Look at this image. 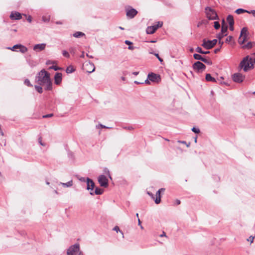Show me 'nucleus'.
<instances>
[{"label":"nucleus","instance_id":"nucleus-26","mask_svg":"<svg viewBox=\"0 0 255 255\" xmlns=\"http://www.w3.org/2000/svg\"><path fill=\"white\" fill-rule=\"evenodd\" d=\"M104 192L103 189L98 187H96L95 190V194L96 195H101Z\"/></svg>","mask_w":255,"mask_h":255},{"label":"nucleus","instance_id":"nucleus-17","mask_svg":"<svg viewBox=\"0 0 255 255\" xmlns=\"http://www.w3.org/2000/svg\"><path fill=\"white\" fill-rule=\"evenodd\" d=\"M193 57L195 59L198 60H200L203 62H204V60H205V59L206 58V57L202 56L201 55H200L199 54H197V53H195L193 54Z\"/></svg>","mask_w":255,"mask_h":255},{"label":"nucleus","instance_id":"nucleus-55","mask_svg":"<svg viewBox=\"0 0 255 255\" xmlns=\"http://www.w3.org/2000/svg\"><path fill=\"white\" fill-rule=\"evenodd\" d=\"M80 180L82 182H86V178H84V177H81L80 179Z\"/></svg>","mask_w":255,"mask_h":255},{"label":"nucleus","instance_id":"nucleus-12","mask_svg":"<svg viewBox=\"0 0 255 255\" xmlns=\"http://www.w3.org/2000/svg\"><path fill=\"white\" fill-rule=\"evenodd\" d=\"M148 78L150 81L152 82H157L160 79V77L159 75L153 73L148 74Z\"/></svg>","mask_w":255,"mask_h":255},{"label":"nucleus","instance_id":"nucleus-63","mask_svg":"<svg viewBox=\"0 0 255 255\" xmlns=\"http://www.w3.org/2000/svg\"><path fill=\"white\" fill-rule=\"evenodd\" d=\"M84 57H85L84 52L83 51L82 53V54L80 55V57L81 58H84Z\"/></svg>","mask_w":255,"mask_h":255},{"label":"nucleus","instance_id":"nucleus-31","mask_svg":"<svg viewBox=\"0 0 255 255\" xmlns=\"http://www.w3.org/2000/svg\"><path fill=\"white\" fill-rule=\"evenodd\" d=\"M125 43L129 46L128 47V49L133 50L134 49V47L132 46H131V45L132 44V43L131 41L127 40L125 41Z\"/></svg>","mask_w":255,"mask_h":255},{"label":"nucleus","instance_id":"nucleus-57","mask_svg":"<svg viewBox=\"0 0 255 255\" xmlns=\"http://www.w3.org/2000/svg\"><path fill=\"white\" fill-rule=\"evenodd\" d=\"M148 78H147L144 81V83L146 84H150V82L148 80Z\"/></svg>","mask_w":255,"mask_h":255},{"label":"nucleus","instance_id":"nucleus-19","mask_svg":"<svg viewBox=\"0 0 255 255\" xmlns=\"http://www.w3.org/2000/svg\"><path fill=\"white\" fill-rule=\"evenodd\" d=\"M160 193L161 192L158 190L156 193V197L154 200V202L157 204H159L161 201Z\"/></svg>","mask_w":255,"mask_h":255},{"label":"nucleus","instance_id":"nucleus-10","mask_svg":"<svg viewBox=\"0 0 255 255\" xmlns=\"http://www.w3.org/2000/svg\"><path fill=\"white\" fill-rule=\"evenodd\" d=\"M243 38L242 43L249 38V32L247 27H244L240 32V38Z\"/></svg>","mask_w":255,"mask_h":255},{"label":"nucleus","instance_id":"nucleus-13","mask_svg":"<svg viewBox=\"0 0 255 255\" xmlns=\"http://www.w3.org/2000/svg\"><path fill=\"white\" fill-rule=\"evenodd\" d=\"M9 17L12 20H19L22 18L21 14L17 11L11 12Z\"/></svg>","mask_w":255,"mask_h":255},{"label":"nucleus","instance_id":"nucleus-60","mask_svg":"<svg viewBox=\"0 0 255 255\" xmlns=\"http://www.w3.org/2000/svg\"><path fill=\"white\" fill-rule=\"evenodd\" d=\"M160 237H166L165 233L164 232H163V233L160 235Z\"/></svg>","mask_w":255,"mask_h":255},{"label":"nucleus","instance_id":"nucleus-49","mask_svg":"<svg viewBox=\"0 0 255 255\" xmlns=\"http://www.w3.org/2000/svg\"><path fill=\"white\" fill-rule=\"evenodd\" d=\"M90 66H91L92 67H93V69H92V71H88V72H89V73H92V72H93L95 70V66H94V64H93V63L90 64Z\"/></svg>","mask_w":255,"mask_h":255},{"label":"nucleus","instance_id":"nucleus-62","mask_svg":"<svg viewBox=\"0 0 255 255\" xmlns=\"http://www.w3.org/2000/svg\"><path fill=\"white\" fill-rule=\"evenodd\" d=\"M176 203L177 205H179L181 203V202L179 200H176Z\"/></svg>","mask_w":255,"mask_h":255},{"label":"nucleus","instance_id":"nucleus-35","mask_svg":"<svg viewBox=\"0 0 255 255\" xmlns=\"http://www.w3.org/2000/svg\"><path fill=\"white\" fill-rule=\"evenodd\" d=\"M214 27L215 29H218L220 27V23L218 21H215L214 22Z\"/></svg>","mask_w":255,"mask_h":255},{"label":"nucleus","instance_id":"nucleus-41","mask_svg":"<svg viewBox=\"0 0 255 255\" xmlns=\"http://www.w3.org/2000/svg\"><path fill=\"white\" fill-rule=\"evenodd\" d=\"M227 35V34H223L221 33H220L217 35V38L219 40H221L224 36H226Z\"/></svg>","mask_w":255,"mask_h":255},{"label":"nucleus","instance_id":"nucleus-30","mask_svg":"<svg viewBox=\"0 0 255 255\" xmlns=\"http://www.w3.org/2000/svg\"><path fill=\"white\" fill-rule=\"evenodd\" d=\"M228 30V26L227 25H222L221 27V33L223 34H226Z\"/></svg>","mask_w":255,"mask_h":255},{"label":"nucleus","instance_id":"nucleus-48","mask_svg":"<svg viewBox=\"0 0 255 255\" xmlns=\"http://www.w3.org/2000/svg\"><path fill=\"white\" fill-rule=\"evenodd\" d=\"M138 225L140 226L141 229H143V226L141 225V222L139 218L138 219Z\"/></svg>","mask_w":255,"mask_h":255},{"label":"nucleus","instance_id":"nucleus-32","mask_svg":"<svg viewBox=\"0 0 255 255\" xmlns=\"http://www.w3.org/2000/svg\"><path fill=\"white\" fill-rule=\"evenodd\" d=\"M19 48V44H17L13 46L12 47H8V49H10L13 51H18V50H16Z\"/></svg>","mask_w":255,"mask_h":255},{"label":"nucleus","instance_id":"nucleus-11","mask_svg":"<svg viewBox=\"0 0 255 255\" xmlns=\"http://www.w3.org/2000/svg\"><path fill=\"white\" fill-rule=\"evenodd\" d=\"M86 182H87V189L88 190H91L90 194L91 195H94V193L92 192L94 188L95 187V183L94 181L90 179L89 178L87 177L86 178Z\"/></svg>","mask_w":255,"mask_h":255},{"label":"nucleus","instance_id":"nucleus-27","mask_svg":"<svg viewBox=\"0 0 255 255\" xmlns=\"http://www.w3.org/2000/svg\"><path fill=\"white\" fill-rule=\"evenodd\" d=\"M42 85H35L34 88L36 91H37L39 93H42L43 92V89L42 88Z\"/></svg>","mask_w":255,"mask_h":255},{"label":"nucleus","instance_id":"nucleus-52","mask_svg":"<svg viewBox=\"0 0 255 255\" xmlns=\"http://www.w3.org/2000/svg\"><path fill=\"white\" fill-rule=\"evenodd\" d=\"M220 49H221V47H220L219 48H216L214 50V53H217L219 51H220Z\"/></svg>","mask_w":255,"mask_h":255},{"label":"nucleus","instance_id":"nucleus-53","mask_svg":"<svg viewBox=\"0 0 255 255\" xmlns=\"http://www.w3.org/2000/svg\"><path fill=\"white\" fill-rule=\"evenodd\" d=\"M240 82H242L245 79V76H243L240 74Z\"/></svg>","mask_w":255,"mask_h":255},{"label":"nucleus","instance_id":"nucleus-15","mask_svg":"<svg viewBox=\"0 0 255 255\" xmlns=\"http://www.w3.org/2000/svg\"><path fill=\"white\" fill-rule=\"evenodd\" d=\"M46 47L45 43L37 44L34 46L33 50L35 51H41L43 50Z\"/></svg>","mask_w":255,"mask_h":255},{"label":"nucleus","instance_id":"nucleus-40","mask_svg":"<svg viewBox=\"0 0 255 255\" xmlns=\"http://www.w3.org/2000/svg\"><path fill=\"white\" fill-rule=\"evenodd\" d=\"M62 54L64 57L66 58H69L70 56L69 53L66 50H63L62 51Z\"/></svg>","mask_w":255,"mask_h":255},{"label":"nucleus","instance_id":"nucleus-23","mask_svg":"<svg viewBox=\"0 0 255 255\" xmlns=\"http://www.w3.org/2000/svg\"><path fill=\"white\" fill-rule=\"evenodd\" d=\"M248 12L249 13L252 14L255 17V10H251V11H248V10H245V9H242V8H240V13H243V12Z\"/></svg>","mask_w":255,"mask_h":255},{"label":"nucleus","instance_id":"nucleus-9","mask_svg":"<svg viewBox=\"0 0 255 255\" xmlns=\"http://www.w3.org/2000/svg\"><path fill=\"white\" fill-rule=\"evenodd\" d=\"M137 13V11L131 7L126 10V15L128 18H133Z\"/></svg>","mask_w":255,"mask_h":255},{"label":"nucleus","instance_id":"nucleus-56","mask_svg":"<svg viewBox=\"0 0 255 255\" xmlns=\"http://www.w3.org/2000/svg\"><path fill=\"white\" fill-rule=\"evenodd\" d=\"M210 53V52L209 51H203V53H202V54H209Z\"/></svg>","mask_w":255,"mask_h":255},{"label":"nucleus","instance_id":"nucleus-25","mask_svg":"<svg viewBox=\"0 0 255 255\" xmlns=\"http://www.w3.org/2000/svg\"><path fill=\"white\" fill-rule=\"evenodd\" d=\"M233 79L234 81L239 83V73H236L234 74L233 76Z\"/></svg>","mask_w":255,"mask_h":255},{"label":"nucleus","instance_id":"nucleus-58","mask_svg":"<svg viewBox=\"0 0 255 255\" xmlns=\"http://www.w3.org/2000/svg\"><path fill=\"white\" fill-rule=\"evenodd\" d=\"M222 25H227V24L225 23V21L224 19H223L222 21Z\"/></svg>","mask_w":255,"mask_h":255},{"label":"nucleus","instance_id":"nucleus-33","mask_svg":"<svg viewBox=\"0 0 255 255\" xmlns=\"http://www.w3.org/2000/svg\"><path fill=\"white\" fill-rule=\"evenodd\" d=\"M149 53L154 54L158 58V59L161 63H162L163 62V59L160 57V56L158 53H155L153 52H150Z\"/></svg>","mask_w":255,"mask_h":255},{"label":"nucleus","instance_id":"nucleus-6","mask_svg":"<svg viewBox=\"0 0 255 255\" xmlns=\"http://www.w3.org/2000/svg\"><path fill=\"white\" fill-rule=\"evenodd\" d=\"M162 25L163 22L162 21H158L156 24L148 26L146 30V33L148 34H152L154 33L158 28L161 27Z\"/></svg>","mask_w":255,"mask_h":255},{"label":"nucleus","instance_id":"nucleus-42","mask_svg":"<svg viewBox=\"0 0 255 255\" xmlns=\"http://www.w3.org/2000/svg\"><path fill=\"white\" fill-rule=\"evenodd\" d=\"M191 130L193 132L196 133H198L200 132V129L198 128H196L195 127H193Z\"/></svg>","mask_w":255,"mask_h":255},{"label":"nucleus","instance_id":"nucleus-22","mask_svg":"<svg viewBox=\"0 0 255 255\" xmlns=\"http://www.w3.org/2000/svg\"><path fill=\"white\" fill-rule=\"evenodd\" d=\"M84 35L85 34L83 32L80 31L76 32L73 34V36L76 38H79Z\"/></svg>","mask_w":255,"mask_h":255},{"label":"nucleus","instance_id":"nucleus-47","mask_svg":"<svg viewBox=\"0 0 255 255\" xmlns=\"http://www.w3.org/2000/svg\"><path fill=\"white\" fill-rule=\"evenodd\" d=\"M255 237H252V236H251L249 238V239H248V241L250 242L251 243H253V241H254V239Z\"/></svg>","mask_w":255,"mask_h":255},{"label":"nucleus","instance_id":"nucleus-3","mask_svg":"<svg viewBox=\"0 0 255 255\" xmlns=\"http://www.w3.org/2000/svg\"><path fill=\"white\" fill-rule=\"evenodd\" d=\"M205 13L207 17L209 20H216L218 19L219 17L217 13L215 10L210 7H207L205 8Z\"/></svg>","mask_w":255,"mask_h":255},{"label":"nucleus","instance_id":"nucleus-38","mask_svg":"<svg viewBox=\"0 0 255 255\" xmlns=\"http://www.w3.org/2000/svg\"><path fill=\"white\" fill-rule=\"evenodd\" d=\"M111 128V127H106L102 124H99L98 125L96 126V128Z\"/></svg>","mask_w":255,"mask_h":255},{"label":"nucleus","instance_id":"nucleus-2","mask_svg":"<svg viewBox=\"0 0 255 255\" xmlns=\"http://www.w3.org/2000/svg\"><path fill=\"white\" fill-rule=\"evenodd\" d=\"M255 63V56L250 57L247 56L240 62V67L242 68L244 71H248L254 68Z\"/></svg>","mask_w":255,"mask_h":255},{"label":"nucleus","instance_id":"nucleus-36","mask_svg":"<svg viewBox=\"0 0 255 255\" xmlns=\"http://www.w3.org/2000/svg\"><path fill=\"white\" fill-rule=\"evenodd\" d=\"M24 84L28 87H32V85L30 83V81L28 79H26L24 82Z\"/></svg>","mask_w":255,"mask_h":255},{"label":"nucleus","instance_id":"nucleus-4","mask_svg":"<svg viewBox=\"0 0 255 255\" xmlns=\"http://www.w3.org/2000/svg\"><path fill=\"white\" fill-rule=\"evenodd\" d=\"M193 69L197 73L202 72L206 69V66L201 62L198 61L192 65Z\"/></svg>","mask_w":255,"mask_h":255},{"label":"nucleus","instance_id":"nucleus-43","mask_svg":"<svg viewBox=\"0 0 255 255\" xmlns=\"http://www.w3.org/2000/svg\"><path fill=\"white\" fill-rule=\"evenodd\" d=\"M195 51L199 53L202 54L203 53V50H202V48L200 47H197L195 49Z\"/></svg>","mask_w":255,"mask_h":255},{"label":"nucleus","instance_id":"nucleus-54","mask_svg":"<svg viewBox=\"0 0 255 255\" xmlns=\"http://www.w3.org/2000/svg\"><path fill=\"white\" fill-rule=\"evenodd\" d=\"M27 20L29 22H31V21H32V18L31 17V16H29L27 18Z\"/></svg>","mask_w":255,"mask_h":255},{"label":"nucleus","instance_id":"nucleus-14","mask_svg":"<svg viewBox=\"0 0 255 255\" xmlns=\"http://www.w3.org/2000/svg\"><path fill=\"white\" fill-rule=\"evenodd\" d=\"M62 79V74L61 73H56L54 76V82L56 85L61 83Z\"/></svg>","mask_w":255,"mask_h":255},{"label":"nucleus","instance_id":"nucleus-61","mask_svg":"<svg viewBox=\"0 0 255 255\" xmlns=\"http://www.w3.org/2000/svg\"><path fill=\"white\" fill-rule=\"evenodd\" d=\"M219 43L221 45L220 47H221L222 45L224 44V42L221 40H219Z\"/></svg>","mask_w":255,"mask_h":255},{"label":"nucleus","instance_id":"nucleus-8","mask_svg":"<svg viewBox=\"0 0 255 255\" xmlns=\"http://www.w3.org/2000/svg\"><path fill=\"white\" fill-rule=\"evenodd\" d=\"M98 182L102 187L106 188L108 186V180L104 175H101L99 176Z\"/></svg>","mask_w":255,"mask_h":255},{"label":"nucleus","instance_id":"nucleus-51","mask_svg":"<svg viewBox=\"0 0 255 255\" xmlns=\"http://www.w3.org/2000/svg\"><path fill=\"white\" fill-rule=\"evenodd\" d=\"M105 173H107V174L109 175V177H110L111 179L112 178H111V175H110V171H109L107 169H105Z\"/></svg>","mask_w":255,"mask_h":255},{"label":"nucleus","instance_id":"nucleus-28","mask_svg":"<svg viewBox=\"0 0 255 255\" xmlns=\"http://www.w3.org/2000/svg\"><path fill=\"white\" fill-rule=\"evenodd\" d=\"M61 184L64 187H70L72 186L73 181H72V180H70V181L67 182V183H61Z\"/></svg>","mask_w":255,"mask_h":255},{"label":"nucleus","instance_id":"nucleus-46","mask_svg":"<svg viewBox=\"0 0 255 255\" xmlns=\"http://www.w3.org/2000/svg\"><path fill=\"white\" fill-rule=\"evenodd\" d=\"M233 37L232 36H229L228 37H227V38H226V42H230L232 41V40L233 39Z\"/></svg>","mask_w":255,"mask_h":255},{"label":"nucleus","instance_id":"nucleus-21","mask_svg":"<svg viewBox=\"0 0 255 255\" xmlns=\"http://www.w3.org/2000/svg\"><path fill=\"white\" fill-rule=\"evenodd\" d=\"M18 49H19V51H20L22 53H25L28 50L27 47L20 44H19Z\"/></svg>","mask_w":255,"mask_h":255},{"label":"nucleus","instance_id":"nucleus-59","mask_svg":"<svg viewBox=\"0 0 255 255\" xmlns=\"http://www.w3.org/2000/svg\"><path fill=\"white\" fill-rule=\"evenodd\" d=\"M204 22V21H201L200 22H199L197 25V26L198 27H199L200 26V25H201L202 24H203V23Z\"/></svg>","mask_w":255,"mask_h":255},{"label":"nucleus","instance_id":"nucleus-5","mask_svg":"<svg viewBox=\"0 0 255 255\" xmlns=\"http://www.w3.org/2000/svg\"><path fill=\"white\" fill-rule=\"evenodd\" d=\"M217 39L206 41L205 39H203L202 46L206 49L209 50L212 48L216 44Z\"/></svg>","mask_w":255,"mask_h":255},{"label":"nucleus","instance_id":"nucleus-18","mask_svg":"<svg viewBox=\"0 0 255 255\" xmlns=\"http://www.w3.org/2000/svg\"><path fill=\"white\" fill-rule=\"evenodd\" d=\"M205 79L208 82H212L215 83L217 82V81L215 79V78L212 77L210 74H207L206 75Z\"/></svg>","mask_w":255,"mask_h":255},{"label":"nucleus","instance_id":"nucleus-24","mask_svg":"<svg viewBox=\"0 0 255 255\" xmlns=\"http://www.w3.org/2000/svg\"><path fill=\"white\" fill-rule=\"evenodd\" d=\"M75 71V69L72 66H69L67 67L66 72L67 74H70L73 72Z\"/></svg>","mask_w":255,"mask_h":255},{"label":"nucleus","instance_id":"nucleus-64","mask_svg":"<svg viewBox=\"0 0 255 255\" xmlns=\"http://www.w3.org/2000/svg\"><path fill=\"white\" fill-rule=\"evenodd\" d=\"M77 253H78V255H84L83 253L81 252L80 250H79V252H78Z\"/></svg>","mask_w":255,"mask_h":255},{"label":"nucleus","instance_id":"nucleus-39","mask_svg":"<svg viewBox=\"0 0 255 255\" xmlns=\"http://www.w3.org/2000/svg\"><path fill=\"white\" fill-rule=\"evenodd\" d=\"M113 230L116 231L117 232H121L123 235V237H124V234L122 231H120V229L118 226H115L113 228Z\"/></svg>","mask_w":255,"mask_h":255},{"label":"nucleus","instance_id":"nucleus-34","mask_svg":"<svg viewBox=\"0 0 255 255\" xmlns=\"http://www.w3.org/2000/svg\"><path fill=\"white\" fill-rule=\"evenodd\" d=\"M204 63H205V64H207V65H212L213 64V62L211 61V60H210L209 58H207V57L205 59V60H204Z\"/></svg>","mask_w":255,"mask_h":255},{"label":"nucleus","instance_id":"nucleus-20","mask_svg":"<svg viewBox=\"0 0 255 255\" xmlns=\"http://www.w3.org/2000/svg\"><path fill=\"white\" fill-rule=\"evenodd\" d=\"M227 21L229 25L234 24V17L232 15H229L227 17Z\"/></svg>","mask_w":255,"mask_h":255},{"label":"nucleus","instance_id":"nucleus-1","mask_svg":"<svg viewBox=\"0 0 255 255\" xmlns=\"http://www.w3.org/2000/svg\"><path fill=\"white\" fill-rule=\"evenodd\" d=\"M35 81L38 85L43 86L46 91L52 89V82L50 79V73L44 69L36 74Z\"/></svg>","mask_w":255,"mask_h":255},{"label":"nucleus","instance_id":"nucleus-50","mask_svg":"<svg viewBox=\"0 0 255 255\" xmlns=\"http://www.w3.org/2000/svg\"><path fill=\"white\" fill-rule=\"evenodd\" d=\"M234 24H231V25H229V29L231 30V31H233L234 28Z\"/></svg>","mask_w":255,"mask_h":255},{"label":"nucleus","instance_id":"nucleus-45","mask_svg":"<svg viewBox=\"0 0 255 255\" xmlns=\"http://www.w3.org/2000/svg\"><path fill=\"white\" fill-rule=\"evenodd\" d=\"M38 142H39V143L40 145H41L42 146H45V144L42 142V138H41V137H39V138H38Z\"/></svg>","mask_w":255,"mask_h":255},{"label":"nucleus","instance_id":"nucleus-16","mask_svg":"<svg viewBox=\"0 0 255 255\" xmlns=\"http://www.w3.org/2000/svg\"><path fill=\"white\" fill-rule=\"evenodd\" d=\"M244 42L243 43H241L240 42V45L242 44V48H244V49H249L250 48H251L254 44V42H248L247 43V44H244Z\"/></svg>","mask_w":255,"mask_h":255},{"label":"nucleus","instance_id":"nucleus-7","mask_svg":"<svg viewBox=\"0 0 255 255\" xmlns=\"http://www.w3.org/2000/svg\"><path fill=\"white\" fill-rule=\"evenodd\" d=\"M80 245L79 244H75L70 246L67 250V255H75L76 253L79 252Z\"/></svg>","mask_w":255,"mask_h":255},{"label":"nucleus","instance_id":"nucleus-44","mask_svg":"<svg viewBox=\"0 0 255 255\" xmlns=\"http://www.w3.org/2000/svg\"><path fill=\"white\" fill-rule=\"evenodd\" d=\"M53 116V114H47V115H43L42 116V118H51V117H52Z\"/></svg>","mask_w":255,"mask_h":255},{"label":"nucleus","instance_id":"nucleus-29","mask_svg":"<svg viewBox=\"0 0 255 255\" xmlns=\"http://www.w3.org/2000/svg\"><path fill=\"white\" fill-rule=\"evenodd\" d=\"M26 61L28 63V64H29V65L31 67H34L36 65V62L33 61V60H31L30 59H27Z\"/></svg>","mask_w":255,"mask_h":255},{"label":"nucleus","instance_id":"nucleus-37","mask_svg":"<svg viewBox=\"0 0 255 255\" xmlns=\"http://www.w3.org/2000/svg\"><path fill=\"white\" fill-rule=\"evenodd\" d=\"M48 69L49 70L53 69L55 71H57V70H59L61 69V68H60L59 67H57V66H53H53H51L49 67Z\"/></svg>","mask_w":255,"mask_h":255}]
</instances>
